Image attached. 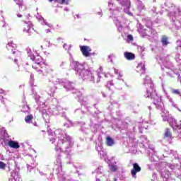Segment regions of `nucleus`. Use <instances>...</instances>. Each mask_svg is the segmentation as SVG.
Segmentation results:
<instances>
[{
    "instance_id": "obj_47",
    "label": "nucleus",
    "mask_w": 181,
    "mask_h": 181,
    "mask_svg": "<svg viewBox=\"0 0 181 181\" xmlns=\"http://www.w3.org/2000/svg\"><path fill=\"white\" fill-rule=\"evenodd\" d=\"M173 93L174 94H180V90H179V89H173Z\"/></svg>"
},
{
    "instance_id": "obj_13",
    "label": "nucleus",
    "mask_w": 181,
    "mask_h": 181,
    "mask_svg": "<svg viewBox=\"0 0 181 181\" xmlns=\"http://www.w3.org/2000/svg\"><path fill=\"white\" fill-rule=\"evenodd\" d=\"M120 5L124 6V11L126 13L131 14L129 13V8L131 6V1L129 0H116Z\"/></svg>"
},
{
    "instance_id": "obj_41",
    "label": "nucleus",
    "mask_w": 181,
    "mask_h": 181,
    "mask_svg": "<svg viewBox=\"0 0 181 181\" xmlns=\"http://www.w3.org/2000/svg\"><path fill=\"white\" fill-rule=\"evenodd\" d=\"M24 112H30V107H29V105H24Z\"/></svg>"
},
{
    "instance_id": "obj_39",
    "label": "nucleus",
    "mask_w": 181,
    "mask_h": 181,
    "mask_svg": "<svg viewBox=\"0 0 181 181\" xmlns=\"http://www.w3.org/2000/svg\"><path fill=\"white\" fill-rule=\"evenodd\" d=\"M34 83H35V78H34L33 74H31L30 77V86H33Z\"/></svg>"
},
{
    "instance_id": "obj_37",
    "label": "nucleus",
    "mask_w": 181,
    "mask_h": 181,
    "mask_svg": "<svg viewBox=\"0 0 181 181\" xmlns=\"http://www.w3.org/2000/svg\"><path fill=\"white\" fill-rule=\"evenodd\" d=\"M108 7L110 11H115V6H114V3H112V0H110L108 1Z\"/></svg>"
},
{
    "instance_id": "obj_45",
    "label": "nucleus",
    "mask_w": 181,
    "mask_h": 181,
    "mask_svg": "<svg viewBox=\"0 0 181 181\" xmlns=\"http://www.w3.org/2000/svg\"><path fill=\"white\" fill-rule=\"evenodd\" d=\"M134 41V36L132 35H127V42H133Z\"/></svg>"
},
{
    "instance_id": "obj_46",
    "label": "nucleus",
    "mask_w": 181,
    "mask_h": 181,
    "mask_svg": "<svg viewBox=\"0 0 181 181\" xmlns=\"http://www.w3.org/2000/svg\"><path fill=\"white\" fill-rule=\"evenodd\" d=\"M161 175L163 176V177H165V179H168L169 178V173L165 174V173H162Z\"/></svg>"
},
{
    "instance_id": "obj_10",
    "label": "nucleus",
    "mask_w": 181,
    "mask_h": 181,
    "mask_svg": "<svg viewBox=\"0 0 181 181\" xmlns=\"http://www.w3.org/2000/svg\"><path fill=\"white\" fill-rule=\"evenodd\" d=\"M163 121L164 122H168L170 127H172L173 129H176L177 127H179V124H180V121L177 122L175 118L172 117V116L162 115Z\"/></svg>"
},
{
    "instance_id": "obj_1",
    "label": "nucleus",
    "mask_w": 181,
    "mask_h": 181,
    "mask_svg": "<svg viewBox=\"0 0 181 181\" xmlns=\"http://www.w3.org/2000/svg\"><path fill=\"white\" fill-rule=\"evenodd\" d=\"M47 132L49 136H51L49 137V141L52 142V144H54V141H56V139L53 138L52 136H56V138H58L59 139L57 147L55 148V151H59V149H60V151L62 152H65L67 155H69L66 149H70V148L74 145L73 138L60 129H58L54 132H52V129H48Z\"/></svg>"
},
{
    "instance_id": "obj_20",
    "label": "nucleus",
    "mask_w": 181,
    "mask_h": 181,
    "mask_svg": "<svg viewBox=\"0 0 181 181\" xmlns=\"http://www.w3.org/2000/svg\"><path fill=\"white\" fill-rule=\"evenodd\" d=\"M149 156L151 158L150 160L151 162H158V160H159V156H158V153L154 150H151Z\"/></svg>"
},
{
    "instance_id": "obj_11",
    "label": "nucleus",
    "mask_w": 181,
    "mask_h": 181,
    "mask_svg": "<svg viewBox=\"0 0 181 181\" xmlns=\"http://www.w3.org/2000/svg\"><path fill=\"white\" fill-rule=\"evenodd\" d=\"M148 28V29L144 30L143 37H147L149 40H151V39L156 40V39H158V33H156V31L153 30V28H151V27Z\"/></svg>"
},
{
    "instance_id": "obj_22",
    "label": "nucleus",
    "mask_w": 181,
    "mask_h": 181,
    "mask_svg": "<svg viewBox=\"0 0 181 181\" xmlns=\"http://www.w3.org/2000/svg\"><path fill=\"white\" fill-rule=\"evenodd\" d=\"M136 71L137 73H140V74H144L145 73V64L144 63H139L136 66Z\"/></svg>"
},
{
    "instance_id": "obj_52",
    "label": "nucleus",
    "mask_w": 181,
    "mask_h": 181,
    "mask_svg": "<svg viewBox=\"0 0 181 181\" xmlns=\"http://www.w3.org/2000/svg\"><path fill=\"white\" fill-rule=\"evenodd\" d=\"M66 66V62H62L60 64V67H64Z\"/></svg>"
},
{
    "instance_id": "obj_59",
    "label": "nucleus",
    "mask_w": 181,
    "mask_h": 181,
    "mask_svg": "<svg viewBox=\"0 0 181 181\" xmlns=\"http://www.w3.org/2000/svg\"><path fill=\"white\" fill-rule=\"evenodd\" d=\"M174 156L175 158H177V153L176 151H175L174 153Z\"/></svg>"
},
{
    "instance_id": "obj_12",
    "label": "nucleus",
    "mask_w": 181,
    "mask_h": 181,
    "mask_svg": "<svg viewBox=\"0 0 181 181\" xmlns=\"http://www.w3.org/2000/svg\"><path fill=\"white\" fill-rule=\"evenodd\" d=\"M59 84L63 86L64 88L66 90V91H71V90H74V84L71 83L66 79H57Z\"/></svg>"
},
{
    "instance_id": "obj_18",
    "label": "nucleus",
    "mask_w": 181,
    "mask_h": 181,
    "mask_svg": "<svg viewBox=\"0 0 181 181\" xmlns=\"http://www.w3.org/2000/svg\"><path fill=\"white\" fill-rule=\"evenodd\" d=\"M73 94H76V97L79 101V103H81V105H84L86 104V101H84V98L83 97V94L81 92L78 91L77 89H75L74 91L72 92Z\"/></svg>"
},
{
    "instance_id": "obj_5",
    "label": "nucleus",
    "mask_w": 181,
    "mask_h": 181,
    "mask_svg": "<svg viewBox=\"0 0 181 181\" xmlns=\"http://www.w3.org/2000/svg\"><path fill=\"white\" fill-rule=\"evenodd\" d=\"M50 114L51 115H62V117H66V113L63 112V108L60 106H56L55 108H49V110H46L45 109H43L42 110V118L45 119V122H47L49 121V118H50Z\"/></svg>"
},
{
    "instance_id": "obj_33",
    "label": "nucleus",
    "mask_w": 181,
    "mask_h": 181,
    "mask_svg": "<svg viewBox=\"0 0 181 181\" xmlns=\"http://www.w3.org/2000/svg\"><path fill=\"white\" fill-rule=\"evenodd\" d=\"M26 124H33V115H28L25 117Z\"/></svg>"
},
{
    "instance_id": "obj_25",
    "label": "nucleus",
    "mask_w": 181,
    "mask_h": 181,
    "mask_svg": "<svg viewBox=\"0 0 181 181\" xmlns=\"http://www.w3.org/2000/svg\"><path fill=\"white\" fill-rule=\"evenodd\" d=\"M161 44L163 47H166L169 45V38L166 35H163L161 37Z\"/></svg>"
},
{
    "instance_id": "obj_44",
    "label": "nucleus",
    "mask_w": 181,
    "mask_h": 181,
    "mask_svg": "<svg viewBox=\"0 0 181 181\" xmlns=\"http://www.w3.org/2000/svg\"><path fill=\"white\" fill-rule=\"evenodd\" d=\"M111 86H114V82L112 81H107L106 87L107 88H110V87H111Z\"/></svg>"
},
{
    "instance_id": "obj_57",
    "label": "nucleus",
    "mask_w": 181,
    "mask_h": 181,
    "mask_svg": "<svg viewBox=\"0 0 181 181\" xmlns=\"http://www.w3.org/2000/svg\"><path fill=\"white\" fill-rule=\"evenodd\" d=\"M50 32H51L50 29L45 30L46 33H50Z\"/></svg>"
},
{
    "instance_id": "obj_55",
    "label": "nucleus",
    "mask_w": 181,
    "mask_h": 181,
    "mask_svg": "<svg viewBox=\"0 0 181 181\" xmlns=\"http://www.w3.org/2000/svg\"><path fill=\"white\" fill-rule=\"evenodd\" d=\"M170 103L172 104V105H173V107H176V105L173 104V100H170Z\"/></svg>"
},
{
    "instance_id": "obj_17",
    "label": "nucleus",
    "mask_w": 181,
    "mask_h": 181,
    "mask_svg": "<svg viewBox=\"0 0 181 181\" xmlns=\"http://www.w3.org/2000/svg\"><path fill=\"white\" fill-rule=\"evenodd\" d=\"M137 172H141V167L139 166V165H138V163H134L133 165V169H132V170H131L132 176L134 179H136V173Z\"/></svg>"
},
{
    "instance_id": "obj_48",
    "label": "nucleus",
    "mask_w": 181,
    "mask_h": 181,
    "mask_svg": "<svg viewBox=\"0 0 181 181\" xmlns=\"http://www.w3.org/2000/svg\"><path fill=\"white\" fill-rule=\"evenodd\" d=\"M70 0H62V4H64L65 5H69V1Z\"/></svg>"
},
{
    "instance_id": "obj_63",
    "label": "nucleus",
    "mask_w": 181,
    "mask_h": 181,
    "mask_svg": "<svg viewBox=\"0 0 181 181\" xmlns=\"http://www.w3.org/2000/svg\"><path fill=\"white\" fill-rule=\"evenodd\" d=\"M101 169H103V167L98 168V170L97 172L98 173V170H101Z\"/></svg>"
},
{
    "instance_id": "obj_16",
    "label": "nucleus",
    "mask_w": 181,
    "mask_h": 181,
    "mask_svg": "<svg viewBox=\"0 0 181 181\" xmlns=\"http://www.w3.org/2000/svg\"><path fill=\"white\" fill-rule=\"evenodd\" d=\"M177 44V54L175 56L176 62H179L181 61V39L176 42Z\"/></svg>"
},
{
    "instance_id": "obj_56",
    "label": "nucleus",
    "mask_w": 181,
    "mask_h": 181,
    "mask_svg": "<svg viewBox=\"0 0 181 181\" xmlns=\"http://www.w3.org/2000/svg\"><path fill=\"white\" fill-rule=\"evenodd\" d=\"M46 45L49 47V46H50V42L49 41H46Z\"/></svg>"
},
{
    "instance_id": "obj_35",
    "label": "nucleus",
    "mask_w": 181,
    "mask_h": 181,
    "mask_svg": "<svg viewBox=\"0 0 181 181\" xmlns=\"http://www.w3.org/2000/svg\"><path fill=\"white\" fill-rule=\"evenodd\" d=\"M115 144V142L114 141V139H112V138L107 136L106 138V144L107 146H112V145H114Z\"/></svg>"
},
{
    "instance_id": "obj_2",
    "label": "nucleus",
    "mask_w": 181,
    "mask_h": 181,
    "mask_svg": "<svg viewBox=\"0 0 181 181\" xmlns=\"http://www.w3.org/2000/svg\"><path fill=\"white\" fill-rule=\"evenodd\" d=\"M144 86L146 88V94L144 95V97L146 98H151L153 104L158 111H163L165 110V105L162 100V97L156 93L152 79L149 76H146L144 79Z\"/></svg>"
},
{
    "instance_id": "obj_26",
    "label": "nucleus",
    "mask_w": 181,
    "mask_h": 181,
    "mask_svg": "<svg viewBox=\"0 0 181 181\" xmlns=\"http://www.w3.org/2000/svg\"><path fill=\"white\" fill-rule=\"evenodd\" d=\"M16 45L14 43L12 42H8L7 46H6V49L7 50H8V52H10V53H15V47H16Z\"/></svg>"
},
{
    "instance_id": "obj_3",
    "label": "nucleus",
    "mask_w": 181,
    "mask_h": 181,
    "mask_svg": "<svg viewBox=\"0 0 181 181\" xmlns=\"http://www.w3.org/2000/svg\"><path fill=\"white\" fill-rule=\"evenodd\" d=\"M71 67L76 71V74H78L81 78L94 81V74L91 71L86 69V64H80L78 62L72 61L71 62Z\"/></svg>"
},
{
    "instance_id": "obj_30",
    "label": "nucleus",
    "mask_w": 181,
    "mask_h": 181,
    "mask_svg": "<svg viewBox=\"0 0 181 181\" xmlns=\"http://www.w3.org/2000/svg\"><path fill=\"white\" fill-rule=\"evenodd\" d=\"M124 56L127 60H134L135 59V54L132 52H124Z\"/></svg>"
},
{
    "instance_id": "obj_50",
    "label": "nucleus",
    "mask_w": 181,
    "mask_h": 181,
    "mask_svg": "<svg viewBox=\"0 0 181 181\" xmlns=\"http://www.w3.org/2000/svg\"><path fill=\"white\" fill-rule=\"evenodd\" d=\"M107 60L108 62H110L111 63H112V55H109Z\"/></svg>"
},
{
    "instance_id": "obj_64",
    "label": "nucleus",
    "mask_w": 181,
    "mask_h": 181,
    "mask_svg": "<svg viewBox=\"0 0 181 181\" xmlns=\"http://www.w3.org/2000/svg\"><path fill=\"white\" fill-rule=\"evenodd\" d=\"M96 181H101V180L97 178V179H96Z\"/></svg>"
},
{
    "instance_id": "obj_51",
    "label": "nucleus",
    "mask_w": 181,
    "mask_h": 181,
    "mask_svg": "<svg viewBox=\"0 0 181 181\" xmlns=\"http://www.w3.org/2000/svg\"><path fill=\"white\" fill-rule=\"evenodd\" d=\"M101 78V75L100 74H98V79L96 81V83H100V80Z\"/></svg>"
},
{
    "instance_id": "obj_58",
    "label": "nucleus",
    "mask_w": 181,
    "mask_h": 181,
    "mask_svg": "<svg viewBox=\"0 0 181 181\" xmlns=\"http://www.w3.org/2000/svg\"><path fill=\"white\" fill-rule=\"evenodd\" d=\"M115 74H118V69H114Z\"/></svg>"
},
{
    "instance_id": "obj_28",
    "label": "nucleus",
    "mask_w": 181,
    "mask_h": 181,
    "mask_svg": "<svg viewBox=\"0 0 181 181\" xmlns=\"http://www.w3.org/2000/svg\"><path fill=\"white\" fill-rule=\"evenodd\" d=\"M114 22L117 27V30H119V32H122V23H121V22L119 21V19L115 18Z\"/></svg>"
},
{
    "instance_id": "obj_43",
    "label": "nucleus",
    "mask_w": 181,
    "mask_h": 181,
    "mask_svg": "<svg viewBox=\"0 0 181 181\" xmlns=\"http://www.w3.org/2000/svg\"><path fill=\"white\" fill-rule=\"evenodd\" d=\"M110 169L112 170V172H115V170H117V166L112 164L110 165Z\"/></svg>"
},
{
    "instance_id": "obj_27",
    "label": "nucleus",
    "mask_w": 181,
    "mask_h": 181,
    "mask_svg": "<svg viewBox=\"0 0 181 181\" xmlns=\"http://www.w3.org/2000/svg\"><path fill=\"white\" fill-rule=\"evenodd\" d=\"M25 54H27L28 57H29L30 60H33V59H35V55H33V52L30 48L27 47L25 49Z\"/></svg>"
},
{
    "instance_id": "obj_4",
    "label": "nucleus",
    "mask_w": 181,
    "mask_h": 181,
    "mask_svg": "<svg viewBox=\"0 0 181 181\" xmlns=\"http://www.w3.org/2000/svg\"><path fill=\"white\" fill-rule=\"evenodd\" d=\"M24 151L26 153H24L25 162L27 163V169L28 172H32L33 169H35L36 166H37V163H36V160L35 158H33V156L32 155H29V153H35L36 151L33 149H30V145L29 144V142L25 141L24 144Z\"/></svg>"
},
{
    "instance_id": "obj_7",
    "label": "nucleus",
    "mask_w": 181,
    "mask_h": 181,
    "mask_svg": "<svg viewBox=\"0 0 181 181\" xmlns=\"http://www.w3.org/2000/svg\"><path fill=\"white\" fill-rule=\"evenodd\" d=\"M54 172L55 175H57L59 179L64 180L66 179V172L63 170V166L62 165V160L60 156H58L57 158V164L54 166Z\"/></svg>"
},
{
    "instance_id": "obj_14",
    "label": "nucleus",
    "mask_w": 181,
    "mask_h": 181,
    "mask_svg": "<svg viewBox=\"0 0 181 181\" xmlns=\"http://www.w3.org/2000/svg\"><path fill=\"white\" fill-rule=\"evenodd\" d=\"M164 141H167L168 144H172L173 136L172 135V130L170 129H165L163 136Z\"/></svg>"
},
{
    "instance_id": "obj_6",
    "label": "nucleus",
    "mask_w": 181,
    "mask_h": 181,
    "mask_svg": "<svg viewBox=\"0 0 181 181\" xmlns=\"http://www.w3.org/2000/svg\"><path fill=\"white\" fill-rule=\"evenodd\" d=\"M33 60L35 61V64L33 65V69H35L39 74H42L43 71H46V67L47 66L45 64V60H43L42 57L37 55L35 57H34Z\"/></svg>"
},
{
    "instance_id": "obj_24",
    "label": "nucleus",
    "mask_w": 181,
    "mask_h": 181,
    "mask_svg": "<svg viewBox=\"0 0 181 181\" xmlns=\"http://www.w3.org/2000/svg\"><path fill=\"white\" fill-rule=\"evenodd\" d=\"M56 86L54 85H52V86H49L47 88V93L51 97H53L54 95V93H56Z\"/></svg>"
},
{
    "instance_id": "obj_40",
    "label": "nucleus",
    "mask_w": 181,
    "mask_h": 181,
    "mask_svg": "<svg viewBox=\"0 0 181 181\" xmlns=\"http://www.w3.org/2000/svg\"><path fill=\"white\" fill-rule=\"evenodd\" d=\"M71 125H72L71 121H70L69 119H68V122L64 124V126H65L66 128H70V127H71Z\"/></svg>"
},
{
    "instance_id": "obj_62",
    "label": "nucleus",
    "mask_w": 181,
    "mask_h": 181,
    "mask_svg": "<svg viewBox=\"0 0 181 181\" xmlns=\"http://www.w3.org/2000/svg\"><path fill=\"white\" fill-rule=\"evenodd\" d=\"M4 93V90H2V88H0V93Z\"/></svg>"
},
{
    "instance_id": "obj_31",
    "label": "nucleus",
    "mask_w": 181,
    "mask_h": 181,
    "mask_svg": "<svg viewBox=\"0 0 181 181\" xmlns=\"http://www.w3.org/2000/svg\"><path fill=\"white\" fill-rule=\"evenodd\" d=\"M136 5H137V9H138V11H139V12H142V11H144V9H145V4H144V3H142V1H141L139 0L137 1Z\"/></svg>"
},
{
    "instance_id": "obj_19",
    "label": "nucleus",
    "mask_w": 181,
    "mask_h": 181,
    "mask_svg": "<svg viewBox=\"0 0 181 181\" xmlns=\"http://www.w3.org/2000/svg\"><path fill=\"white\" fill-rule=\"evenodd\" d=\"M81 51L85 57H88L90 56V52H91V48L88 46H81Z\"/></svg>"
},
{
    "instance_id": "obj_61",
    "label": "nucleus",
    "mask_w": 181,
    "mask_h": 181,
    "mask_svg": "<svg viewBox=\"0 0 181 181\" xmlns=\"http://www.w3.org/2000/svg\"><path fill=\"white\" fill-rule=\"evenodd\" d=\"M64 11H66L67 12V11H69V8H64Z\"/></svg>"
},
{
    "instance_id": "obj_60",
    "label": "nucleus",
    "mask_w": 181,
    "mask_h": 181,
    "mask_svg": "<svg viewBox=\"0 0 181 181\" xmlns=\"http://www.w3.org/2000/svg\"><path fill=\"white\" fill-rule=\"evenodd\" d=\"M33 126L34 127H37V124H36V122H35L34 123H33Z\"/></svg>"
},
{
    "instance_id": "obj_29",
    "label": "nucleus",
    "mask_w": 181,
    "mask_h": 181,
    "mask_svg": "<svg viewBox=\"0 0 181 181\" xmlns=\"http://www.w3.org/2000/svg\"><path fill=\"white\" fill-rule=\"evenodd\" d=\"M8 146H10V148H13L14 149H18L21 146H19V143L15 141H8Z\"/></svg>"
},
{
    "instance_id": "obj_32",
    "label": "nucleus",
    "mask_w": 181,
    "mask_h": 181,
    "mask_svg": "<svg viewBox=\"0 0 181 181\" xmlns=\"http://www.w3.org/2000/svg\"><path fill=\"white\" fill-rule=\"evenodd\" d=\"M124 84V80L119 79L118 77L117 81L115 84V87L118 88V90H122V85Z\"/></svg>"
},
{
    "instance_id": "obj_38",
    "label": "nucleus",
    "mask_w": 181,
    "mask_h": 181,
    "mask_svg": "<svg viewBox=\"0 0 181 181\" xmlns=\"http://www.w3.org/2000/svg\"><path fill=\"white\" fill-rule=\"evenodd\" d=\"M6 168V164L2 161H0V169L5 170Z\"/></svg>"
},
{
    "instance_id": "obj_21",
    "label": "nucleus",
    "mask_w": 181,
    "mask_h": 181,
    "mask_svg": "<svg viewBox=\"0 0 181 181\" xmlns=\"http://www.w3.org/2000/svg\"><path fill=\"white\" fill-rule=\"evenodd\" d=\"M139 144H141L144 148H146L149 145V141H148V139L145 136H142L140 137V139L138 140Z\"/></svg>"
},
{
    "instance_id": "obj_53",
    "label": "nucleus",
    "mask_w": 181,
    "mask_h": 181,
    "mask_svg": "<svg viewBox=\"0 0 181 181\" xmlns=\"http://www.w3.org/2000/svg\"><path fill=\"white\" fill-rule=\"evenodd\" d=\"M165 6H168V8H170V7L173 8V7L172 5L170 6L169 3H168V2L165 3Z\"/></svg>"
},
{
    "instance_id": "obj_36",
    "label": "nucleus",
    "mask_w": 181,
    "mask_h": 181,
    "mask_svg": "<svg viewBox=\"0 0 181 181\" xmlns=\"http://www.w3.org/2000/svg\"><path fill=\"white\" fill-rule=\"evenodd\" d=\"M166 166L168 168H170V169H171L172 170H175V169H177V168H179V165L177 164L168 163Z\"/></svg>"
},
{
    "instance_id": "obj_42",
    "label": "nucleus",
    "mask_w": 181,
    "mask_h": 181,
    "mask_svg": "<svg viewBox=\"0 0 181 181\" xmlns=\"http://www.w3.org/2000/svg\"><path fill=\"white\" fill-rule=\"evenodd\" d=\"M63 47L65 50H70L71 49V45H69L67 44H64Z\"/></svg>"
},
{
    "instance_id": "obj_23",
    "label": "nucleus",
    "mask_w": 181,
    "mask_h": 181,
    "mask_svg": "<svg viewBox=\"0 0 181 181\" xmlns=\"http://www.w3.org/2000/svg\"><path fill=\"white\" fill-rule=\"evenodd\" d=\"M96 150L98 151L100 158H104L107 155V152L104 151V148L100 146H96Z\"/></svg>"
},
{
    "instance_id": "obj_49",
    "label": "nucleus",
    "mask_w": 181,
    "mask_h": 181,
    "mask_svg": "<svg viewBox=\"0 0 181 181\" xmlns=\"http://www.w3.org/2000/svg\"><path fill=\"white\" fill-rule=\"evenodd\" d=\"M15 1H16V2H17L18 5H19L22 8V0H21H21H15Z\"/></svg>"
},
{
    "instance_id": "obj_54",
    "label": "nucleus",
    "mask_w": 181,
    "mask_h": 181,
    "mask_svg": "<svg viewBox=\"0 0 181 181\" xmlns=\"http://www.w3.org/2000/svg\"><path fill=\"white\" fill-rule=\"evenodd\" d=\"M124 76V74H122V71L119 72V77H122Z\"/></svg>"
},
{
    "instance_id": "obj_8",
    "label": "nucleus",
    "mask_w": 181,
    "mask_h": 181,
    "mask_svg": "<svg viewBox=\"0 0 181 181\" xmlns=\"http://www.w3.org/2000/svg\"><path fill=\"white\" fill-rule=\"evenodd\" d=\"M180 13V10L179 8H176L175 11H171L170 19L172 22L173 29H180L181 28V18L180 20L176 19V14L179 15Z\"/></svg>"
},
{
    "instance_id": "obj_9",
    "label": "nucleus",
    "mask_w": 181,
    "mask_h": 181,
    "mask_svg": "<svg viewBox=\"0 0 181 181\" xmlns=\"http://www.w3.org/2000/svg\"><path fill=\"white\" fill-rule=\"evenodd\" d=\"M157 62H158L159 64L165 67V69L164 70H165L167 74H169V76H172L173 74V71H168V70L170 69V62H169V59H168V57H165L162 55L158 56Z\"/></svg>"
},
{
    "instance_id": "obj_15",
    "label": "nucleus",
    "mask_w": 181,
    "mask_h": 181,
    "mask_svg": "<svg viewBox=\"0 0 181 181\" xmlns=\"http://www.w3.org/2000/svg\"><path fill=\"white\" fill-rule=\"evenodd\" d=\"M24 31L28 35L30 33H33V24L30 21H25L24 22Z\"/></svg>"
},
{
    "instance_id": "obj_34",
    "label": "nucleus",
    "mask_w": 181,
    "mask_h": 181,
    "mask_svg": "<svg viewBox=\"0 0 181 181\" xmlns=\"http://www.w3.org/2000/svg\"><path fill=\"white\" fill-rule=\"evenodd\" d=\"M38 21H41L42 25H45V26H47L48 28H52L53 25L49 23H47V21H45V18H43V17L40 16V18H38Z\"/></svg>"
}]
</instances>
